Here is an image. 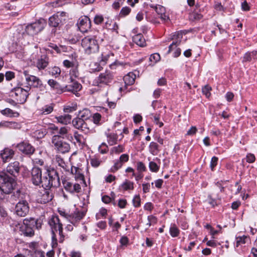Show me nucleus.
<instances>
[{
    "label": "nucleus",
    "instance_id": "f257e3e1",
    "mask_svg": "<svg viewBox=\"0 0 257 257\" xmlns=\"http://www.w3.org/2000/svg\"><path fill=\"white\" fill-rule=\"evenodd\" d=\"M46 173L43 177H42V171L40 169L34 167L32 170V180L36 185L42 184L43 187H49L52 185L53 179L56 175V172L53 169L45 167Z\"/></svg>",
    "mask_w": 257,
    "mask_h": 257
},
{
    "label": "nucleus",
    "instance_id": "f03ea898",
    "mask_svg": "<svg viewBox=\"0 0 257 257\" xmlns=\"http://www.w3.org/2000/svg\"><path fill=\"white\" fill-rule=\"evenodd\" d=\"M81 46L84 52L87 55L95 53L98 51L99 45L94 38L86 37L81 41Z\"/></svg>",
    "mask_w": 257,
    "mask_h": 257
},
{
    "label": "nucleus",
    "instance_id": "7ed1b4c3",
    "mask_svg": "<svg viewBox=\"0 0 257 257\" xmlns=\"http://www.w3.org/2000/svg\"><path fill=\"white\" fill-rule=\"evenodd\" d=\"M36 223L37 222L34 218L25 219L24 220L23 223H18L16 225V228L25 236H32L34 234L33 227Z\"/></svg>",
    "mask_w": 257,
    "mask_h": 257
},
{
    "label": "nucleus",
    "instance_id": "20e7f679",
    "mask_svg": "<svg viewBox=\"0 0 257 257\" xmlns=\"http://www.w3.org/2000/svg\"><path fill=\"white\" fill-rule=\"evenodd\" d=\"M52 143L55 149L60 153H65L70 150L69 144L63 141L59 135H55L53 137Z\"/></svg>",
    "mask_w": 257,
    "mask_h": 257
},
{
    "label": "nucleus",
    "instance_id": "39448f33",
    "mask_svg": "<svg viewBox=\"0 0 257 257\" xmlns=\"http://www.w3.org/2000/svg\"><path fill=\"white\" fill-rule=\"evenodd\" d=\"M44 19H40L38 21L28 25L25 29L26 32L30 35H34L41 32L46 26Z\"/></svg>",
    "mask_w": 257,
    "mask_h": 257
},
{
    "label": "nucleus",
    "instance_id": "423d86ee",
    "mask_svg": "<svg viewBox=\"0 0 257 257\" xmlns=\"http://www.w3.org/2000/svg\"><path fill=\"white\" fill-rule=\"evenodd\" d=\"M28 89H30L29 87H28L27 89L21 87L15 88L11 91V96L14 98L18 103H23L28 96Z\"/></svg>",
    "mask_w": 257,
    "mask_h": 257
},
{
    "label": "nucleus",
    "instance_id": "0eeeda50",
    "mask_svg": "<svg viewBox=\"0 0 257 257\" xmlns=\"http://www.w3.org/2000/svg\"><path fill=\"white\" fill-rule=\"evenodd\" d=\"M66 20V13L64 12H58L56 15L50 17L49 21L50 26L57 27L59 24Z\"/></svg>",
    "mask_w": 257,
    "mask_h": 257
},
{
    "label": "nucleus",
    "instance_id": "6e6552de",
    "mask_svg": "<svg viewBox=\"0 0 257 257\" xmlns=\"http://www.w3.org/2000/svg\"><path fill=\"white\" fill-rule=\"evenodd\" d=\"M16 212L20 216L24 217L29 212V207L26 201L19 202L16 206Z\"/></svg>",
    "mask_w": 257,
    "mask_h": 257
},
{
    "label": "nucleus",
    "instance_id": "1a4fd4ad",
    "mask_svg": "<svg viewBox=\"0 0 257 257\" xmlns=\"http://www.w3.org/2000/svg\"><path fill=\"white\" fill-rule=\"evenodd\" d=\"M79 30L82 33L87 32L91 28V22L87 17H83L79 19L78 23Z\"/></svg>",
    "mask_w": 257,
    "mask_h": 257
},
{
    "label": "nucleus",
    "instance_id": "9d476101",
    "mask_svg": "<svg viewBox=\"0 0 257 257\" xmlns=\"http://www.w3.org/2000/svg\"><path fill=\"white\" fill-rule=\"evenodd\" d=\"M183 38V34L181 33H177L174 34L172 40H173L172 43L169 46L168 53H170L174 50H175L177 46L180 44L181 41Z\"/></svg>",
    "mask_w": 257,
    "mask_h": 257
},
{
    "label": "nucleus",
    "instance_id": "9b49d317",
    "mask_svg": "<svg viewBox=\"0 0 257 257\" xmlns=\"http://www.w3.org/2000/svg\"><path fill=\"white\" fill-rule=\"evenodd\" d=\"M49 223L53 229L58 231L60 236L62 234V224L60 222V220L57 216L53 217L49 221Z\"/></svg>",
    "mask_w": 257,
    "mask_h": 257
},
{
    "label": "nucleus",
    "instance_id": "f8f14e48",
    "mask_svg": "<svg viewBox=\"0 0 257 257\" xmlns=\"http://www.w3.org/2000/svg\"><path fill=\"white\" fill-rule=\"evenodd\" d=\"M136 79V75L133 73L130 72L127 75L124 76L123 81L125 83V86L124 87H120L119 90L120 92L124 91L126 88L127 85H131L134 84Z\"/></svg>",
    "mask_w": 257,
    "mask_h": 257
},
{
    "label": "nucleus",
    "instance_id": "ddd939ff",
    "mask_svg": "<svg viewBox=\"0 0 257 257\" xmlns=\"http://www.w3.org/2000/svg\"><path fill=\"white\" fill-rule=\"evenodd\" d=\"M18 149L26 154H32L34 152V148L29 143L23 142L18 145Z\"/></svg>",
    "mask_w": 257,
    "mask_h": 257
},
{
    "label": "nucleus",
    "instance_id": "4468645a",
    "mask_svg": "<svg viewBox=\"0 0 257 257\" xmlns=\"http://www.w3.org/2000/svg\"><path fill=\"white\" fill-rule=\"evenodd\" d=\"M85 215L83 212H80L76 210L74 213H72L69 215V221L73 224H75L79 222Z\"/></svg>",
    "mask_w": 257,
    "mask_h": 257
},
{
    "label": "nucleus",
    "instance_id": "2eb2a0df",
    "mask_svg": "<svg viewBox=\"0 0 257 257\" xmlns=\"http://www.w3.org/2000/svg\"><path fill=\"white\" fill-rule=\"evenodd\" d=\"M7 172L12 175L15 176L16 174L19 173L20 170V164L18 161H15L10 164L7 167Z\"/></svg>",
    "mask_w": 257,
    "mask_h": 257
},
{
    "label": "nucleus",
    "instance_id": "dca6fc26",
    "mask_svg": "<svg viewBox=\"0 0 257 257\" xmlns=\"http://www.w3.org/2000/svg\"><path fill=\"white\" fill-rule=\"evenodd\" d=\"M113 79L112 74L109 71H105L100 74L98 77V81L101 83H104L105 84L110 82Z\"/></svg>",
    "mask_w": 257,
    "mask_h": 257
},
{
    "label": "nucleus",
    "instance_id": "f3484780",
    "mask_svg": "<svg viewBox=\"0 0 257 257\" xmlns=\"http://www.w3.org/2000/svg\"><path fill=\"white\" fill-rule=\"evenodd\" d=\"M71 173L74 176V177L76 180L81 181L83 183L85 182L84 176L81 169L73 166L71 168Z\"/></svg>",
    "mask_w": 257,
    "mask_h": 257
},
{
    "label": "nucleus",
    "instance_id": "a211bd4d",
    "mask_svg": "<svg viewBox=\"0 0 257 257\" xmlns=\"http://www.w3.org/2000/svg\"><path fill=\"white\" fill-rule=\"evenodd\" d=\"M155 10L157 13L160 15V18L162 21L164 22L169 21V17L166 15V9L164 7L161 5H158L156 6Z\"/></svg>",
    "mask_w": 257,
    "mask_h": 257
},
{
    "label": "nucleus",
    "instance_id": "6ab92c4d",
    "mask_svg": "<svg viewBox=\"0 0 257 257\" xmlns=\"http://www.w3.org/2000/svg\"><path fill=\"white\" fill-rule=\"evenodd\" d=\"M81 88L82 86L80 84L77 82L72 81L70 84L65 86L63 91H70L75 93V92L81 90Z\"/></svg>",
    "mask_w": 257,
    "mask_h": 257
},
{
    "label": "nucleus",
    "instance_id": "aec40b11",
    "mask_svg": "<svg viewBox=\"0 0 257 257\" xmlns=\"http://www.w3.org/2000/svg\"><path fill=\"white\" fill-rule=\"evenodd\" d=\"M14 155V152L11 149L6 148L1 153V158L4 162H8L11 159Z\"/></svg>",
    "mask_w": 257,
    "mask_h": 257
},
{
    "label": "nucleus",
    "instance_id": "412c9836",
    "mask_svg": "<svg viewBox=\"0 0 257 257\" xmlns=\"http://www.w3.org/2000/svg\"><path fill=\"white\" fill-rule=\"evenodd\" d=\"M26 80L28 82L29 85L33 86L34 87H38L41 85V80L37 77L33 75H31L26 78Z\"/></svg>",
    "mask_w": 257,
    "mask_h": 257
},
{
    "label": "nucleus",
    "instance_id": "4be33fe9",
    "mask_svg": "<svg viewBox=\"0 0 257 257\" xmlns=\"http://www.w3.org/2000/svg\"><path fill=\"white\" fill-rule=\"evenodd\" d=\"M55 118L58 122L63 124H67L70 123L72 117L69 114H65L64 115L56 116Z\"/></svg>",
    "mask_w": 257,
    "mask_h": 257
},
{
    "label": "nucleus",
    "instance_id": "5701e85b",
    "mask_svg": "<svg viewBox=\"0 0 257 257\" xmlns=\"http://www.w3.org/2000/svg\"><path fill=\"white\" fill-rule=\"evenodd\" d=\"M53 196L49 194H40L37 197V201L40 203H46L51 200Z\"/></svg>",
    "mask_w": 257,
    "mask_h": 257
},
{
    "label": "nucleus",
    "instance_id": "b1692460",
    "mask_svg": "<svg viewBox=\"0 0 257 257\" xmlns=\"http://www.w3.org/2000/svg\"><path fill=\"white\" fill-rule=\"evenodd\" d=\"M134 189V183L128 180H125L120 186L122 191H131Z\"/></svg>",
    "mask_w": 257,
    "mask_h": 257
},
{
    "label": "nucleus",
    "instance_id": "393cba45",
    "mask_svg": "<svg viewBox=\"0 0 257 257\" xmlns=\"http://www.w3.org/2000/svg\"><path fill=\"white\" fill-rule=\"evenodd\" d=\"M48 64V58L46 57L41 58L38 60L36 64V67L39 70L44 69Z\"/></svg>",
    "mask_w": 257,
    "mask_h": 257
},
{
    "label": "nucleus",
    "instance_id": "a878e982",
    "mask_svg": "<svg viewBox=\"0 0 257 257\" xmlns=\"http://www.w3.org/2000/svg\"><path fill=\"white\" fill-rule=\"evenodd\" d=\"M134 42L138 46L143 47L145 45V40L141 34H138L135 36L133 38Z\"/></svg>",
    "mask_w": 257,
    "mask_h": 257
},
{
    "label": "nucleus",
    "instance_id": "bb28decb",
    "mask_svg": "<svg viewBox=\"0 0 257 257\" xmlns=\"http://www.w3.org/2000/svg\"><path fill=\"white\" fill-rule=\"evenodd\" d=\"M257 58L256 51H252L250 53H246L244 57L243 61H250L252 59H256Z\"/></svg>",
    "mask_w": 257,
    "mask_h": 257
},
{
    "label": "nucleus",
    "instance_id": "cd10ccee",
    "mask_svg": "<svg viewBox=\"0 0 257 257\" xmlns=\"http://www.w3.org/2000/svg\"><path fill=\"white\" fill-rule=\"evenodd\" d=\"M158 145L155 142H151L149 146V151L153 155H157L159 152Z\"/></svg>",
    "mask_w": 257,
    "mask_h": 257
},
{
    "label": "nucleus",
    "instance_id": "c85d7f7f",
    "mask_svg": "<svg viewBox=\"0 0 257 257\" xmlns=\"http://www.w3.org/2000/svg\"><path fill=\"white\" fill-rule=\"evenodd\" d=\"M0 126L7 127L11 128H17L19 127V124L15 122L4 121L0 123Z\"/></svg>",
    "mask_w": 257,
    "mask_h": 257
},
{
    "label": "nucleus",
    "instance_id": "c756f323",
    "mask_svg": "<svg viewBox=\"0 0 257 257\" xmlns=\"http://www.w3.org/2000/svg\"><path fill=\"white\" fill-rule=\"evenodd\" d=\"M90 111L87 109H84L79 112V118L83 119V120H87L90 117Z\"/></svg>",
    "mask_w": 257,
    "mask_h": 257
},
{
    "label": "nucleus",
    "instance_id": "7c9ffc66",
    "mask_svg": "<svg viewBox=\"0 0 257 257\" xmlns=\"http://www.w3.org/2000/svg\"><path fill=\"white\" fill-rule=\"evenodd\" d=\"M48 83L51 87H52V88H53L54 89H56L58 90H63V89L61 88V86L59 85V84L55 80H54L53 79H50L48 81Z\"/></svg>",
    "mask_w": 257,
    "mask_h": 257
},
{
    "label": "nucleus",
    "instance_id": "2f4dec72",
    "mask_svg": "<svg viewBox=\"0 0 257 257\" xmlns=\"http://www.w3.org/2000/svg\"><path fill=\"white\" fill-rule=\"evenodd\" d=\"M84 120L82 118H76L72 120L73 126L77 129H80L81 125L83 124Z\"/></svg>",
    "mask_w": 257,
    "mask_h": 257
},
{
    "label": "nucleus",
    "instance_id": "473e14b6",
    "mask_svg": "<svg viewBox=\"0 0 257 257\" xmlns=\"http://www.w3.org/2000/svg\"><path fill=\"white\" fill-rule=\"evenodd\" d=\"M248 239V237L247 236H243L242 237H237L236 238V246L237 247L242 244L245 243L247 242V240Z\"/></svg>",
    "mask_w": 257,
    "mask_h": 257
},
{
    "label": "nucleus",
    "instance_id": "72a5a7b5",
    "mask_svg": "<svg viewBox=\"0 0 257 257\" xmlns=\"http://www.w3.org/2000/svg\"><path fill=\"white\" fill-rule=\"evenodd\" d=\"M61 73L60 69L58 67H53L50 70V73L55 77H57Z\"/></svg>",
    "mask_w": 257,
    "mask_h": 257
},
{
    "label": "nucleus",
    "instance_id": "f704fd0d",
    "mask_svg": "<svg viewBox=\"0 0 257 257\" xmlns=\"http://www.w3.org/2000/svg\"><path fill=\"white\" fill-rule=\"evenodd\" d=\"M2 114L4 115H10L11 116H17L19 115V113L17 112H14L10 108H6L4 110L2 111Z\"/></svg>",
    "mask_w": 257,
    "mask_h": 257
},
{
    "label": "nucleus",
    "instance_id": "c9c22d12",
    "mask_svg": "<svg viewBox=\"0 0 257 257\" xmlns=\"http://www.w3.org/2000/svg\"><path fill=\"white\" fill-rule=\"evenodd\" d=\"M160 56L158 53H155L151 55L150 61L153 64L156 63L160 60Z\"/></svg>",
    "mask_w": 257,
    "mask_h": 257
},
{
    "label": "nucleus",
    "instance_id": "e433bc0d",
    "mask_svg": "<svg viewBox=\"0 0 257 257\" xmlns=\"http://www.w3.org/2000/svg\"><path fill=\"white\" fill-rule=\"evenodd\" d=\"M211 88L209 85H206L202 88V93L206 97L209 98L211 95L210 90Z\"/></svg>",
    "mask_w": 257,
    "mask_h": 257
},
{
    "label": "nucleus",
    "instance_id": "4c0bfd02",
    "mask_svg": "<svg viewBox=\"0 0 257 257\" xmlns=\"http://www.w3.org/2000/svg\"><path fill=\"white\" fill-rule=\"evenodd\" d=\"M109 56L110 55L108 53L103 52L101 55V58L100 60V63L102 65L105 64L107 62Z\"/></svg>",
    "mask_w": 257,
    "mask_h": 257
},
{
    "label": "nucleus",
    "instance_id": "58836bf2",
    "mask_svg": "<svg viewBox=\"0 0 257 257\" xmlns=\"http://www.w3.org/2000/svg\"><path fill=\"white\" fill-rule=\"evenodd\" d=\"M70 128L69 127H67V126L62 127L61 128L59 129L58 133L62 136H64V135L66 136L68 134V133H69V132L70 131Z\"/></svg>",
    "mask_w": 257,
    "mask_h": 257
},
{
    "label": "nucleus",
    "instance_id": "ea45409f",
    "mask_svg": "<svg viewBox=\"0 0 257 257\" xmlns=\"http://www.w3.org/2000/svg\"><path fill=\"white\" fill-rule=\"evenodd\" d=\"M101 161L99 160L97 157H94L90 160V163L94 167H97L100 164Z\"/></svg>",
    "mask_w": 257,
    "mask_h": 257
},
{
    "label": "nucleus",
    "instance_id": "a19ab883",
    "mask_svg": "<svg viewBox=\"0 0 257 257\" xmlns=\"http://www.w3.org/2000/svg\"><path fill=\"white\" fill-rule=\"evenodd\" d=\"M149 168H150V169L152 172H157L159 169V167L154 162H150Z\"/></svg>",
    "mask_w": 257,
    "mask_h": 257
},
{
    "label": "nucleus",
    "instance_id": "79ce46f5",
    "mask_svg": "<svg viewBox=\"0 0 257 257\" xmlns=\"http://www.w3.org/2000/svg\"><path fill=\"white\" fill-rule=\"evenodd\" d=\"M153 116L154 117V122L157 124H158L159 127H161L163 126L164 124L162 122L159 121L160 119V114H152Z\"/></svg>",
    "mask_w": 257,
    "mask_h": 257
},
{
    "label": "nucleus",
    "instance_id": "37998d69",
    "mask_svg": "<svg viewBox=\"0 0 257 257\" xmlns=\"http://www.w3.org/2000/svg\"><path fill=\"white\" fill-rule=\"evenodd\" d=\"M48 130L52 134L58 133L59 128L54 124H51L48 127Z\"/></svg>",
    "mask_w": 257,
    "mask_h": 257
},
{
    "label": "nucleus",
    "instance_id": "c03bdc74",
    "mask_svg": "<svg viewBox=\"0 0 257 257\" xmlns=\"http://www.w3.org/2000/svg\"><path fill=\"white\" fill-rule=\"evenodd\" d=\"M170 234L172 236L176 237L179 234V230L176 226H172L170 229Z\"/></svg>",
    "mask_w": 257,
    "mask_h": 257
},
{
    "label": "nucleus",
    "instance_id": "a18cd8bd",
    "mask_svg": "<svg viewBox=\"0 0 257 257\" xmlns=\"http://www.w3.org/2000/svg\"><path fill=\"white\" fill-rule=\"evenodd\" d=\"M148 220L149 222L147 223V225H148L149 227L157 223V218L153 216H148Z\"/></svg>",
    "mask_w": 257,
    "mask_h": 257
},
{
    "label": "nucleus",
    "instance_id": "49530a36",
    "mask_svg": "<svg viewBox=\"0 0 257 257\" xmlns=\"http://www.w3.org/2000/svg\"><path fill=\"white\" fill-rule=\"evenodd\" d=\"M53 107L52 106L46 105L42 109L43 113H44L45 114H49L53 111Z\"/></svg>",
    "mask_w": 257,
    "mask_h": 257
},
{
    "label": "nucleus",
    "instance_id": "de8ad7c7",
    "mask_svg": "<svg viewBox=\"0 0 257 257\" xmlns=\"http://www.w3.org/2000/svg\"><path fill=\"white\" fill-rule=\"evenodd\" d=\"M131 9L128 7H124L123 8L120 13V15L121 16H125L130 14L131 12Z\"/></svg>",
    "mask_w": 257,
    "mask_h": 257
},
{
    "label": "nucleus",
    "instance_id": "09e8293b",
    "mask_svg": "<svg viewBox=\"0 0 257 257\" xmlns=\"http://www.w3.org/2000/svg\"><path fill=\"white\" fill-rule=\"evenodd\" d=\"M117 137L115 135H110L108 136V142L110 145L114 144L116 141Z\"/></svg>",
    "mask_w": 257,
    "mask_h": 257
},
{
    "label": "nucleus",
    "instance_id": "8fccbe9b",
    "mask_svg": "<svg viewBox=\"0 0 257 257\" xmlns=\"http://www.w3.org/2000/svg\"><path fill=\"white\" fill-rule=\"evenodd\" d=\"M122 165V163L119 160L116 161L113 167L111 168V170L112 172H115L117 171L118 169L121 167Z\"/></svg>",
    "mask_w": 257,
    "mask_h": 257
},
{
    "label": "nucleus",
    "instance_id": "3c124183",
    "mask_svg": "<svg viewBox=\"0 0 257 257\" xmlns=\"http://www.w3.org/2000/svg\"><path fill=\"white\" fill-rule=\"evenodd\" d=\"M104 19L102 16L97 15L95 17L94 19V23L97 25H99L102 23Z\"/></svg>",
    "mask_w": 257,
    "mask_h": 257
},
{
    "label": "nucleus",
    "instance_id": "603ef678",
    "mask_svg": "<svg viewBox=\"0 0 257 257\" xmlns=\"http://www.w3.org/2000/svg\"><path fill=\"white\" fill-rule=\"evenodd\" d=\"M141 203V199L140 196L138 195H136L133 199V203L135 207H139Z\"/></svg>",
    "mask_w": 257,
    "mask_h": 257
},
{
    "label": "nucleus",
    "instance_id": "864d4df0",
    "mask_svg": "<svg viewBox=\"0 0 257 257\" xmlns=\"http://www.w3.org/2000/svg\"><path fill=\"white\" fill-rule=\"evenodd\" d=\"M255 160V156L253 154H248L246 156V161L249 163H252Z\"/></svg>",
    "mask_w": 257,
    "mask_h": 257
},
{
    "label": "nucleus",
    "instance_id": "5fc2aeb1",
    "mask_svg": "<svg viewBox=\"0 0 257 257\" xmlns=\"http://www.w3.org/2000/svg\"><path fill=\"white\" fill-rule=\"evenodd\" d=\"M99 150L101 154H104L107 151V147L105 144L102 143L99 147Z\"/></svg>",
    "mask_w": 257,
    "mask_h": 257
},
{
    "label": "nucleus",
    "instance_id": "6e6d98bb",
    "mask_svg": "<svg viewBox=\"0 0 257 257\" xmlns=\"http://www.w3.org/2000/svg\"><path fill=\"white\" fill-rule=\"evenodd\" d=\"M93 121L95 123L97 124L99 123L101 119V115L99 113H96L93 115Z\"/></svg>",
    "mask_w": 257,
    "mask_h": 257
},
{
    "label": "nucleus",
    "instance_id": "4d7b16f0",
    "mask_svg": "<svg viewBox=\"0 0 257 257\" xmlns=\"http://www.w3.org/2000/svg\"><path fill=\"white\" fill-rule=\"evenodd\" d=\"M58 212L59 214L62 216L66 218L67 219L69 220V213H68L65 212V211L64 209H59Z\"/></svg>",
    "mask_w": 257,
    "mask_h": 257
},
{
    "label": "nucleus",
    "instance_id": "13d9d810",
    "mask_svg": "<svg viewBox=\"0 0 257 257\" xmlns=\"http://www.w3.org/2000/svg\"><path fill=\"white\" fill-rule=\"evenodd\" d=\"M76 110V106H66L64 108V111L65 112H72Z\"/></svg>",
    "mask_w": 257,
    "mask_h": 257
},
{
    "label": "nucleus",
    "instance_id": "bf43d9fd",
    "mask_svg": "<svg viewBox=\"0 0 257 257\" xmlns=\"http://www.w3.org/2000/svg\"><path fill=\"white\" fill-rule=\"evenodd\" d=\"M137 169L140 172H142L145 170L146 167L143 163L139 162L137 164Z\"/></svg>",
    "mask_w": 257,
    "mask_h": 257
},
{
    "label": "nucleus",
    "instance_id": "052dcab7",
    "mask_svg": "<svg viewBox=\"0 0 257 257\" xmlns=\"http://www.w3.org/2000/svg\"><path fill=\"white\" fill-rule=\"evenodd\" d=\"M197 131L195 126H192L191 128L187 132V135L188 136L194 135L196 133Z\"/></svg>",
    "mask_w": 257,
    "mask_h": 257
},
{
    "label": "nucleus",
    "instance_id": "680f3d73",
    "mask_svg": "<svg viewBox=\"0 0 257 257\" xmlns=\"http://www.w3.org/2000/svg\"><path fill=\"white\" fill-rule=\"evenodd\" d=\"M89 129L87 124L84 120L83 124L81 125L80 130L84 132L85 133H87L88 132Z\"/></svg>",
    "mask_w": 257,
    "mask_h": 257
},
{
    "label": "nucleus",
    "instance_id": "e2e57ef3",
    "mask_svg": "<svg viewBox=\"0 0 257 257\" xmlns=\"http://www.w3.org/2000/svg\"><path fill=\"white\" fill-rule=\"evenodd\" d=\"M217 161H218V158L216 157H213L212 158L211 161V164H210V166H211L212 170H213V169L216 166L217 163Z\"/></svg>",
    "mask_w": 257,
    "mask_h": 257
},
{
    "label": "nucleus",
    "instance_id": "0e129e2a",
    "mask_svg": "<svg viewBox=\"0 0 257 257\" xmlns=\"http://www.w3.org/2000/svg\"><path fill=\"white\" fill-rule=\"evenodd\" d=\"M241 8L243 11H248L250 8L246 1H244L241 4Z\"/></svg>",
    "mask_w": 257,
    "mask_h": 257
},
{
    "label": "nucleus",
    "instance_id": "69168bd1",
    "mask_svg": "<svg viewBox=\"0 0 257 257\" xmlns=\"http://www.w3.org/2000/svg\"><path fill=\"white\" fill-rule=\"evenodd\" d=\"M128 160V156L126 154H122L120 156L119 161L123 164L124 162H126Z\"/></svg>",
    "mask_w": 257,
    "mask_h": 257
},
{
    "label": "nucleus",
    "instance_id": "338daca9",
    "mask_svg": "<svg viewBox=\"0 0 257 257\" xmlns=\"http://www.w3.org/2000/svg\"><path fill=\"white\" fill-rule=\"evenodd\" d=\"M225 97L228 101H231L234 97V94L230 92H228L226 94Z\"/></svg>",
    "mask_w": 257,
    "mask_h": 257
},
{
    "label": "nucleus",
    "instance_id": "774afa93",
    "mask_svg": "<svg viewBox=\"0 0 257 257\" xmlns=\"http://www.w3.org/2000/svg\"><path fill=\"white\" fill-rule=\"evenodd\" d=\"M102 200L105 203H108L111 201V198L107 195H105L102 197Z\"/></svg>",
    "mask_w": 257,
    "mask_h": 257
}]
</instances>
